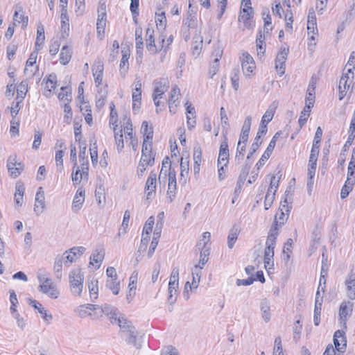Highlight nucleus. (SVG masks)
<instances>
[{
    "instance_id": "obj_37",
    "label": "nucleus",
    "mask_w": 355,
    "mask_h": 355,
    "mask_svg": "<svg viewBox=\"0 0 355 355\" xmlns=\"http://www.w3.org/2000/svg\"><path fill=\"white\" fill-rule=\"evenodd\" d=\"M141 28H137L135 30L136 49L137 54H141L143 51L144 42L141 37Z\"/></svg>"
},
{
    "instance_id": "obj_39",
    "label": "nucleus",
    "mask_w": 355,
    "mask_h": 355,
    "mask_svg": "<svg viewBox=\"0 0 355 355\" xmlns=\"http://www.w3.org/2000/svg\"><path fill=\"white\" fill-rule=\"evenodd\" d=\"M106 286L112 291L114 295H117L120 290V282L118 278L107 279L106 281Z\"/></svg>"
},
{
    "instance_id": "obj_27",
    "label": "nucleus",
    "mask_w": 355,
    "mask_h": 355,
    "mask_svg": "<svg viewBox=\"0 0 355 355\" xmlns=\"http://www.w3.org/2000/svg\"><path fill=\"white\" fill-rule=\"evenodd\" d=\"M239 233H240V230H239L238 227H236V225H234L231 228V230H230L228 236H227V245H228L229 248L232 249L234 247V245L238 239Z\"/></svg>"
},
{
    "instance_id": "obj_41",
    "label": "nucleus",
    "mask_w": 355,
    "mask_h": 355,
    "mask_svg": "<svg viewBox=\"0 0 355 355\" xmlns=\"http://www.w3.org/2000/svg\"><path fill=\"white\" fill-rule=\"evenodd\" d=\"M180 180H183V182L186 183L187 178L189 171V160H187V159L184 161L183 160V159H182L180 163Z\"/></svg>"
},
{
    "instance_id": "obj_57",
    "label": "nucleus",
    "mask_w": 355,
    "mask_h": 355,
    "mask_svg": "<svg viewBox=\"0 0 355 355\" xmlns=\"http://www.w3.org/2000/svg\"><path fill=\"white\" fill-rule=\"evenodd\" d=\"M211 238V234L209 232H205L202 234V239L197 243V248L200 249L201 247H209V241Z\"/></svg>"
},
{
    "instance_id": "obj_29",
    "label": "nucleus",
    "mask_w": 355,
    "mask_h": 355,
    "mask_svg": "<svg viewBox=\"0 0 355 355\" xmlns=\"http://www.w3.org/2000/svg\"><path fill=\"white\" fill-rule=\"evenodd\" d=\"M72 55L71 49L68 46H64L61 49L60 54V62L62 64L65 65L69 62Z\"/></svg>"
},
{
    "instance_id": "obj_7",
    "label": "nucleus",
    "mask_w": 355,
    "mask_h": 355,
    "mask_svg": "<svg viewBox=\"0 0 355 355\" xmlns=\"http://www.w3.org/2000/svg\"><path fill=\"white\" fill-rule=\"evenodd\" d=\"M284 202V204L281 203V207L275 216L274 227H277V230L288 218L289 209L288 205H286V200Z\"/></svg>"
},
{
    "instance_id": "obj_9",
    "label": "nucleus",
    "mask_w": 355,
    "mask_h": 355,
    "mask_svg": "<svg viewBox=\"0 0 355 355\" xmlns=\"http://www.w3.org/2000/svg\"><path fill=\"white\" fill-rule=\"evenodd\" d=\"M278 234L277 227H272L269 232L264 251V253H267V255L269 257H270V254H274V249Z\"/></svg>"
},
{
    "instance_id": "obj_43",
    "label": "nucleus",
    "mask_w": 355,
    "mask_h": 355,
    "mask_svg": "<svg viewBox=\"0 0 355 355\" xmlns=\"http://www.w3.org/2000/svg\"><path fill=\"white\" fill-rule=\"evenodd\" d=\"M116 126L117 125H115V127H114V128H113L114 132V139H115L117 150L119 153H121L124 147L123 134H122V130H120L119 132L116 131Z\"/></svg>"
},
{
    "instance_id": "obj_12",
    "label": "nucleus",
    "mask_w": 355,
    "mask_h": 355,
    "mask_svg": "<svg viewBox=\"0 0 355 355\" xmlns=\"http://www.w3.org/2000/svg\"><path fill=\"white\" fill-rule=\"evenodd\" d=\"M229 156L227 139L224 134V141L221 143L220 146L218 165L224 164V166H227L229 160Z\"/></svg>"
},
{
    "instance_id": "obj_16",
    "label": "nucleus",
    "mask_w": 355,
    "mask_h": 355,
    "mask_svg": "<svg viewBox=\"0 0 355 355\" xmlns=\"http://www.w3.org/2000/svg\"><path fill=\"white\" fill-rule=\"evenodd\" d=\"M156 173L151 172L146 180L145 186V192L147 196V198L150 199L153 197V193L156 189Z\"/></svg>"
},
{
    "instance_id": "obj_53",
    "label": "nucleus",
    "mask_w": 355,
    "mask_h": 355,
    "mask_svg": "<svg viewBox=\"0 0 355 355\" xmlns=\"http://www.w3.org/2000/svg\"><path fill=\"white\" fill-rule=\"evenodd\" d=\"M281 176H282V175L279 174V175L277 178L276 177V175H272L271 177L270 187L268 189V191L274 193L275 194V193L278 189V187H279V182Z\"/></svg>"
},
{
    "instance_id": "obj_25",
    "label": "nucleus",
    "mask_w": 355,
    "mask_h": 355,
    "mask_svg": "<svg viewBox=\"0 0 355 355\" xmlns=\"http://www.w3.org/2000/svg\"><path fill=\"white\" fill-rule=\"evenodd\" d=\"M19 12H23V8L20 6H17L16 10L13 15V19L18 23H21L22 28L24 29L28 26V18L27 16H24L22 14L19 15Z\"/></svg>"
},
{
    "instance_id": "obj_28",
    "label": "nucleus",
    "mask_w": 355,
    "mask_h": 355,
    "mask_svg": "<svg viewBox=\"0 0 355 355\" xmlns=\"http://www.w3.org/2000/svg\"><path fill=\"white\" fill-rule=\"evenodd\" d=\"M88 289L91 297V301L94 302L98 297V280L95 279H92L89 280L87 282Z\"/></svg>"
},
{
    "instance_id": "obj_23",
    "label": "nucleus",
    "mask_w": 355,
    "mask_h": 355,
    "mask_svg": "<svg viewBox=\"0 0 355 355\" xmlns=\"http://www.w3.org/2000/svg\"><path fill=\"white\" fill-rule=\"evenodd\" d=\"M122 52V58L119 64V71L122 76H125L128 70L129 69V63L128 60L130 58V54L128 53L127 50L123 49Z\"/></svg>"
},
{
    "instance_id": "obj_58",
    "label": "nucleus",
    "mask_w": 355,
    "mask_h": 355,
    "mask_svg": "<svg viewBox=\"0 0 355 355\" xmlns=\"http://www.w3.org/2000/svg\"><path fill=\"white\" fill-rule=\"evenodd\" d=\"M106 26V20H97L96 33L98 38L102 40L104 37L105 29Z\"/></svg>"
},
{
    "instance_id": "obj_62",
    "label": "nucleus",
    "mask_w": 355,
    "mask_h": 355,
    "mask_svg": "<svg viewBox=\"0 0 355 355\" xmlns=\"http://www.w3.org/2000/svg\"><path fill=\"white\" fill-rule=\"evenodd\" d=\"M64 122L67 123H70L71 120L72 119V110L71 107L69 105V103H65L64 105Z\"/></svg>"
},
{
    "instance_id": "obj_22",
    "label": "nucleus",
    "mask_w": 355,
    "mask_h": 355,
    "mask_svg": "<svg viewBox=\"0 0 355 355\" xmlns=\"http://www.w3.org/2000/svg\"><path fill=\"white\" fill-rule=\"evenodd\" d=\"M42 188L40 187L38 191L35 195V207L34 210L37 211V209L40 207V210L39 211L38 215L43 212L44 209L45 208V198L44 191H42Z\"/></svg>"
},
{
    "instance_id": "obj_4",
    "label": "nucleus",
    "mask_w": 355,
    "mask_h": 355,
    "mask_svg": "<svg viewBox=\"0 0 355 355\" xmlns=\"http://www.w3.org/2000/svg\"><path fill=\"white\" fill-rule=\"evenodd\" d=\"M7 168L10 176L16 178L24 170V165L17 162L16 155H10L7 160Z\"/></svg>"
},
{
    "instance_id": "obj_47",
    "label": "nucleus",
    "mask_w": 355,
    "mask_h": 355,
    "mask_svg": "<svg viewBox=\"0 0 355 355\" xmlns=\"http://www.w3.org/2000/svg\"><path fill=\"white\" fill-rule=\"evenodd\" d=\"M245 146L246 144H243V142L241 141L238 142L235 157V160L238 164H240L243 159L244 153L245 151Z\"/></svg>"
},
{
    "instance_id": "obj_35",
    "label": "nucleus",
    "mask_w": 355,
    "mask_h": 355,
    "mask_svg": "<svg viewBox=\"0 0 355 355\" xmlns=\"http://www.w3.org/2000/svg\"><path fill=\"white\" fill-rule=\"evenodd\" d=\"M141 132L144 134V140L145 141H152L153 137V130L152 127L148 126L147 121H143L141 128Z\"/></svg>"
},
{
    "instance_id": "obj_20",
    "label": "nucleus",
    "mask_w": 355,
    "mask_h": 355,
    "mask_svg": "<svg viewBox=\"0 0 355 355\" xmlns=\"http://www.w3.org/2000/svg\"><path fill=\"white\" fill-rule=\"evenodd\" d=\"M251 121L252 119L250 116L246 117V119L244 121L239 141L243 142V144H246L248 140L249 132L251 126Z\"/></svg>"
},
{
    "instance_id": "obj_31",
    "label": "nucleus",
    "mask_w": 355,
    "mask_h": 355,
    "mask_svg": "<svg viewBox=\"0 0 355 355\" xmlns=\"http://www.w3.org/2000/svg\"><path fill=\"white\" fill-rule=\"evenodd\" d=\"M201 270L198 268V266H195V268L192 272V283L189 286L190 291L196 289L200 280Z\"/></svg>"
},
{
    "instance_id": "obj_26",
    "label": "nucleus",
    "mask_w": 355,
    "mask_h": 355,
    "mask_svg": "<svg viewBox=\"0 0 355 355\" xmlns=\"http://www.w3.org/2000/svg\"><path fill=\"white\" fill-rule=\"evenodd\" d=\"M261 317L266 322H268L271 318L270 306L267 300H263L260 304Z\"/></svg>"
},
{
    "instance_id": "obj_36",
    "label": "nucleus",
    "mask_w": 355,
    "mask_h": 355,
    "mask_svg": "<svg viewBox=\"0 0 355 355\" xmlns=\"http://www.w3.org/2000/svg\"><path fill=\"white\" fill-rule=\"evenodd\" d=\"M114 311H115L114 307L109 304H105L104 305L100 306L99 309H97V311H96V312L94 313V319H97L99 317H101L103 313H105L107 315L109 314H111L112 313H114Z\"/></svg>"
},
{
    "instance_id": "obj_49",
    "label": "nucleus",
    "mask_w": 355,
    "mask_h": 355,
    "mask_svg": "<svg viewBox=\"0 0 355 355\" xmlns=\"http://www.w3.org/2000/svg\"><path fill=\"white\" fill-rule=\"evenodd\" d=\"M350 73H351L347 72V73L343 74L340 79L339 86H341L343 89L348 90L350 87V85L352 82V80H350Z\"/></svg>"
},
{
    "instance_id": "obj_61",
    "label": "nucleus",
    "mask_w": 355,
    "mask_h": 355,
    "mask_svg": "<svg viewBox=\"0 0 355 355\" xmlns=\"http://www.w3.org/2000/svg\"><path fill=\"white\" fill-rule=\"evenodd\" d=\"M306 107L307 109V115L309 116L311 108L313 107L315 103V95L313 93H309L306 94Z\"/></svg>"
},
{
    "instance_id": "obj_33",
    "label": "nucleus",
    "mask_w": 355,
    "mask_h": 355,
    "mask_svg": "<svg viewBox=\"0 0 355 355\" xmlns=\"http://www.w3.org/2000/svg\"><path fill=\"white\" fill-rule=\"evenodd\" d=\"M64 261L65 259L62 255H58L55 259L53 270L58 279H61L62 277L61 272L62 268V264L64 263Z\"/></svg>"
},
{
    "instance_id": "obj_55",
    "label": "nucleus",
    "mask_w": 355,
    "mask_h": 355,
    "mask_svg": "<svg viewBox=\"0 0 355 355\" xmlns=\"http://www.w3.org/2000/svg\"><path fill=\"white\" fill-rule=\"evenodd\" d=\"M318 157V155L310 154L309 160V168H308V172L310 174L311 173H315Z\"/></svg>"
},
{
    "instance_id": "obj_15",
    "label": "nucleus",
    "mask_w": 355,
    "mask_h": 355,
    "mask_svg": "<svg viewBox=\"0 0 355 355\" xmlns=\"http://www.w3.org/2000/svg\"><path fill=\"white\" fill-rule=\"evenodd\" d=\"M153 83L155 88L153 96H159L162 98L168 87L167 85L168 80L165 78H160L159 80H155Z\"/></svg>"
},
{
    "instance_id": "obj_46",
    "label": "nucleus",
    "mask_w": 355,
    "mask_h": 355,
    "mask_svg": "<svg viewBox=\"0 0 355 355\" xmlns=\"http://www.w3.org/2000/svg\"><path fill=\"white\" fill-rule=\"evenodd\" d=\"M178 288V285L172 286L171 284H168V301L171 305H173L176 302V300H177L176 294H177Z\"/></svg>"
},
{
    "instance_id": "obj_32",
    "label": "nucleus",
    "mask_w": 355,
    "mask_h": 355,
    "mask_svg": "<svg viewBox=\"0 0 355 355\" xmlns=\"http://www.w3.org/2000/svg\"><path fill=\"white\" fill-rule=\"evenodd\" d=\"M193 44H192V53L194 55H199L202 46V37L200 35H193Z\"/></svg>"
},
{
    "instance_id": "obj_42",
    "label": "nucleus",
    "mask_w": 355,
    "mask_h": 355,
    "mask_svg": "<svg viewBox=\"0 0 355 355\" xmlns=\"http://www.w3.org/2000/svg\"><path fill=\"white\" fill-rule=\"evenodd\" d=\"M61 7V24L62 28L64 31L69 29V17H67V6L62 4L60 5Z\"/></svg>"
},
{
    "instance_id": "obj_3",
    "label": "nucleus",
    "mask_w": 355,
    "mask_h": 355,
    "mask_svg": "<svg viewBox=\"0 0 355 355\" xmlns=\"http://www.w3.org/2000/svg\"><path fill=\"white\" fill-rule=\"evenodd\" d=\"M165 42V40L164 38L162 39V44L157 46L155 43L154 38V30L152 28H147L146 31V48L149 52L153 54L157 53L159 51H161L164 47V43Z\"/></svg>"
},
{
    "instance_id": "obj_14",
    "label": "nucleus",
    "mask_w": 355,
    "mask_h": 355,
    "mask_svg": "<svg viewBox=\"0 0 355 355\" xmlns=\"http://www.w3.org/2000/svg\"><path fill=\"white\" fill-rule=\"evenodd\" d=\"M252 12H249L246 8H242L239 16V21L243 22L244 27L248 29H252L254 26V23L252 20Z\"/></svg>"
},
{
    "instance_id": "obj_24",
    "label": "nucleus",
    "mask_w": 355,
    "mask_h": 355,
    "mask_svg": "<svg viewBox=\"0 0 355 355\" xmlns=\"http://www.w3.org/2000/svg\"><path fill=\"white\" fill-rule=\"evenodd\" d=\"M93 76L94 77L95 83L99 85L102 83L103 73V64L102 62H98L92 68Z\"/></svg>"
},
{
    "instance_id": "obj_34",
    "label": "nucleus",
    "mask_w": 355,
    "mask_h": 355,
    "mask_svg": "<svg viewBox=\"0 0 355 355\" xmlns=\"http://www.w3.org/2000/svg\"><path fill=\"white\" fill-rule=\"evenodd\" d=\"M45 40V35H44V28L43 25L40 24L37 26V37H36V42H35V50L39 51L40 46L42 45Z\"/></svg>"
},
{
    "instance_id": "obj_13",
    "label": "nucleus",
    "mask_w": 355,
    "mask_h": 355,
    "mask_svg": "<svg viewBox=\"0 0 355 355\" xmlns=\"http://www.w3.org/2000/svg\"><path fill=\"white\" fill-rule=\"evenodd\" d=\"M334 343L336 350L343 352L346 348L347 340L345 336V332L343 330H337L334 335Z\"/></svg>"
},
{
    "instance_id": "obj_17",
    "label": "nucleus",
    "mask_w": 355,
    "mask_h": 355,
    "mask_svg": "<svg viewBox=\"0 0 355 355\" xmlns=\"http://www.w3.org/2000/svg\"><path fill=\"white\" fill-rule=\"evenodd\" d=\"M28 304L33 306L35 309L42 315V318L47 322L52 320L53 316L51 313H48L47 311L42 306L38 301L35 300L28 299Z\"/></svg>"
},
{
    "instance_id": "obj_63",
    "label": "nucleus",
    "mask_w": 355,
    "mask_h": 355,
    "mask_svg": "<svg viewBox=\"0 0 355 355\" xmlns=\"http://www.w3.org/2000/svg\"><path fill=\"white\" fill-rule=\"evenodd\" d=\"M194 164L200 165L202 162V150L200 146H196L193 148Z\"/></svg>"
},
{
    "instance_id": "obj_54",
    "label": "nucleus",
    "mask_w": 355,
    "mask_h": 355,
    "mask_svg": "<svg viewBox=\"0 0 355 355\" xmlns=\"http://www.w3.org/2000/svg\"><path fill=\"white\" fill-rule=\"evenodd\" d=\"M28 92V84L26 81H21L17 87V97L24 99Z\"/></svg>"
},
{
    "instance_id": "obj_45",
    "label": "nucleus",
    "mask_w": 355,
    "mask_h": 355,
    "mask_svg": "<svg viewBox=\"0 0 355 355\" xmlns=\"http://www.w3.org/2000/svg\"><path fill=\"white\" fill-rule=\"evenodd\" d=\"M347 286V296L351 299H355V279H348L345 282Z\"/></svg>"
},
{
    "instance_id": "obj_64",
    "label": "nucleus",
    "mask_w": 355,
    "mask_h": 355,
    "mask_svg": "<svg viewBox=\"0 0 355 355\" xmlns=\"http://www.w3.org/2000/svg\"><path fill=\"white\" fill-rule=\"evenodd\" d=\"M154 223V218L153 216L148 218L144 226L143 233H145L146 234H150L153 230Z\"/></svg>"
},
{
    "instance_id": "obj_6",
    "label": "nucleus",
    "mask_w": 355,
    "mask_h": 355,
    "mask_svg": "<svg viewBox=\"0 0 355 355\" xmlns=\"http://www.w3.org/2000/svg\"><path fill=\"white\" fill-rule=\"evenodd\" d=\"M86 248L83 246L73 247L69 250L65 251L62 256L64 258V264L69 266L85 252Z\"/></svg>"
},
{
    "instance_id": "obj_48",
    "label": "nucleus",
    "mask_w": 355,
    "mask_h": 355,
    "mask_svg": "<svg viewBox=\"0 0 355 355\" xmlns=\"http://www.w3.org/2000/svg\"><path fill=\"white\" fill-rule=\"evenodd\" d=\"M239 73L240 71L238 67L234 68L231 73V82L232 84V87L235 90H238L239 87Z\"/></svg>"
},
{
    "instance_id": "obj_60",
    "label": "nucleus",
    "mask_w": 355,
    "mask_h": 355,
    "mask_svg": "<svg viewBox=\"0 0 355 355\" xmlns=\"http://www.w3.org/2000/svg\"><path fill=\"white\" fill-rule=\"evenodd\" d=\"M288 52V47L281 48L280 51L277 53L275 61L281 62L282 63L285 62L287 60Z\"/></svg>"
},
{
    "instance_id": "obj_2",
    "label": "nucleus",
    "mask_w": 355,
    "mask_h": 355,
    "mask_svg": "<svg viewBox=\"0 0 355 355\" xmlns=\"http://www.w3.org/2000/svg\"><path fill=\"white\" fill-rule=\"evenodd\" d=\"M37 278L40 283L39 286L40 291L47 295L52 299H57L60 295V292L52 280L42 275H38Z\"/></svg>"
},
{
    "instance_id": "obj_52",
    "label": "nucleus",
    "mask_w": 355,
    "mask_h": 355,
    "mask_svg": "<svg viewBox=\"0 0 355 355\" xmlns=\"http://www.w3.org/2000/svg\"><path fill=\"white\" fill-rule=\"evenodd\" d=\"M85 169L88 171V167H83V173H80V171L78 168L76 169V172L73 171L71 174V178L74 184H80L83 178V175L85 173L87 174V172L85 171Z\"/></svg>"
},
{
    "instance_id": "obj_11",
    "label": "nucleus",
    "mask_w": 355,
    "mask_h": 355,
    "mask_svg": "<svg viewBox=\"0 0 355 355\" xmlns=\"http://www.w3.org/2000/svg\"><path fill=\"white\" fill-rule=\"evenodd\" d=\"M182 27L191 30L193 35H200V30L198 28L196 17L189 13L186 19L183 20Z\"/></svg>"
},
{
    "instance_id": "obj_50",
    "label": "nucleus",
    "mask_w": 355,
    "mask_h": 355,
    "mask_svg": "<svg viewBox=\"0 0 355 355\" xmlns=\"http://www.w3.org/2000/svg\"><path fill=\"white\" fill-rule=\"evenodd\" d=\"M180 96V89L178 86H175L171 91L170 96L168 98V104H175L179 101V96Z\"/></svg>"
},
{
    "instance_id": "obj_8",
    "label": "nucleus",
    "mask_w": 355,
    "mask_h": 355,
    "mask_svg": "<svg viewBox=\"0 0 355 355\" xmlns=\"http://www.w3.org/2000/svg\"><path fill=\"white\" fill-rule=\"evenodd\" d=\"M241 62L243 74L250 76L255 69L253 58L248 52H244L241 57Z\"/></svg>"
},
{
    "instance_id": "obj_19",
    "label": "nucleus",
    "mask_w": 355,
    "mask_h": 355,
    "mask_svg": "<svg viewBox=\"0 0 355 355\" xmlns=\"http://www.w3.org/2000/svg\"><path fill=\"white\" fill-rule=\"evenodd\" d=\"M105 257V251L104 249L101 248L96 249L90 256V261L89 264L94 265V263H97L96 268H99L101 263L103 262Z\"/></svg>"
},
{
    "instance_id": "obj_5",
    "label": "nucleus",
    "mask_w": 355,
    "mask_h": 355,
    "mask_svg": "<svg viewBox=\"0 0 355 355\" xmlns=\"http://www.w3.org/2000/svg\"><path fill=\"white\" fill-rule=\"evenodd\" d=\"M99 309L100 306L97 304H85L77 306L74 309V312L80 318L89 316L94 319V313Z\"/></svg>"
},
{
    "instance_id": "obj_44",
    "label": "nucleus",
    "mask_w": 355,
    "mask_h": 355,
    "mask_svg": "<svg viewBox=\"0 0 355 355\" xmlns=\"http://www.w3.org/2000/svg\"><path fill=\"white\" fill-rule=\"evenodd\" d=\"M200 250V263H202V266H199L198 268L202 269L209 260L208 256L209 255L210 247H201Z\"/></svg>"
},
{
    "instance_id": "obj_40",
    "label": "nucleus",
    "mask_w": 355,
    "mask_h": 355,
    "mask_svg": "<svg viewBox=\"0 0 355 355\" xmlns=\"http://www.w3.org/2000/svg\"><path fill=\"white\" fill-rule=\"evenodd\" d=\"M126 341L129 344H132L134 346H135L137 349H139L141 347V345H137L136 343V338H137V331L135 330V327L131 328V329H129L126 332Z\"/></svg>"
},
{
    "instance_id": "obj_38",
    "label": "nucleus",
    "mask_w": 355,
    "mask_h": 355,
    "mask_svg": "<svg viewBox=\"0 0 355 355\" xmlns=\"http://www.w3.org/2000/svg\"><path fill=\"white\" fill-rule=\"evenodd\" d=\"M322 304V300H315L313 322L315 326H318L320 322Z\"/></svg>"
},
{
    "instance_id": "obj_51",
    "label": "nucleus",
    "mask_w": 355,
    "mask_h": 355,
    "mask_svg": "<svg viewBox=\"0 0 355 355\" xmlns=\"http://www.w3.org/2000/svg\"><path fill=\"white\" fill-rule=\"evenodd\" d=\"M61 90L58 94V98L65 101L66 103H69L71 101V90L67 87H62Z\"/></svg>"
},
{
    "instance_id": "obj_10",
    "label": "nucleus",
    "mask_w": 355,
    "mask_h": 355,
    "mask_svg": "<svg viewBox=\"0 0 355 355\" xmlns=\"http://www.w3.org/2000/svg\"><path fill=\"white\" fill-rule=\"evenodd\" d=\"M280 135L281 133L279 132H277L275 135L273 136V137L272 138L271 141H270L266 150H265V152L263 153V154L262 155L261 157L260 158V159L258 161V162L257 163V166L258 167V168H259L261 166H263V164H265V162L269 159V157H270L275 147V145H276V141L277 140V139L280 137Z\"/></svg>"
},
{
    "instance_id": "obj_1",
    "label": "nucleus",
    "mask_w": 355,
    "mask_h": 355,
    "mask_svg": "<svg viewBox=\"0 0 355 355\" xmlns=\"http://www.w3.org/2000/svg\"><path fill=\"white\" fill-rule=\"evenodd\" d=\"M69 279L71 293L76 296H81L84 282V274L81 269H73L69 274Z\"/></svg>"
},
{
    "instance_id": "obj_56",
    "label": "nucleus",
    "mask_w": 355,
    "mask_h": 355,
    "mask_svg": "<svg viewBox=\"0 0 355 355\" xmlns=\"http://www.w3.org/2000/svg\"><path fill=\"white\" fill-rule=\"evenodd\" d=\"M118 324L121 328V331L125 333L129 329H131L134 326H132L131 322L127 320L124 317L121 319H118Z\"/></svg>"
},
{
    "instance_id": "obj_21",
    "label": "nucleus",
    "mask_w": 355,
    "mask_h": 355,
    "mask_svg": "<svg viewBox=\"0 0 355 355\" xmlns=\"http://www.w3.org/2000/svg\"><path fill=\"white\" fill-rule=\"evenodd\" d=\"M250 168V166H248L247 164L243 167L236 182L234 194L239 195L241 193V187L245 181L246 176L248 174Z\"/></svg>"
},
{
    "instance_id": "obj_18",
    "label": "nucleus",
    "mask_w": 355,
    "mask_h": 355,
    "mask_svg": "<svg viewBox=\"0 0 355 355\" xmlns=\"http://www.w3.org/2000/svg\"><path fill=\"white\" fill-rule=\"evenodd\" d=\"M85 201V190L82 188H79L73 200L72 209L74 212L78 211Z\"/></svg>"
},
{
    "instance_id": "obj_30",
    "label": "nucleus",
    "mask_w": 355,
    "mask_h": 355,
    "mask_svg": "<svg viewBox=\"0 0 355 355\" xmlns=\"http://www.w3.org/2000/svg\"><path fill=\"white\" fill-rule=\"evenodd\" d=\"M141 82L139 78H136L135 81V89L132 92V101L133 102H139L140 104V101L141 99Z\"/></svg>"
},
{
    "instance_id": "obj_59",
    "label": "nucleus",
    "mask_w": 355,
    "mask_h": 355,
    "mask_svg": "<svg viewBox=\"0 0 355 355\" xmlns=\"http://www.w3.org/2000/svg\"><path fill=\"white\" fill-rule=\"evenodd\" d=\"M57 76L55 73L50 74L46 79V87L49 88V92H51L52 89H54L56 87Z\"/></svg>"
}]
</instances>
